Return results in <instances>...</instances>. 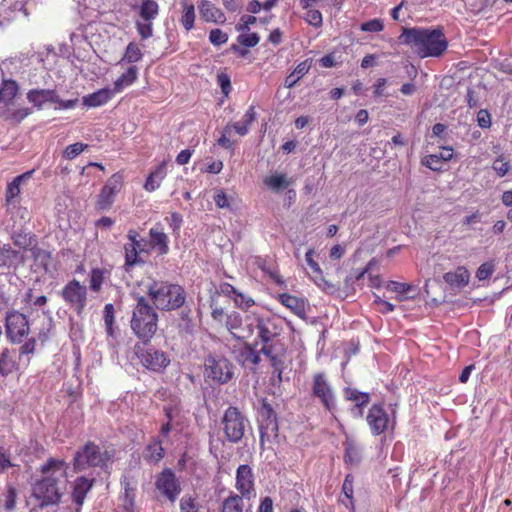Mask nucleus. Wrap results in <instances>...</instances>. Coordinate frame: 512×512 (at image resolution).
Segmentation results:
<instances>
[{"mask_svg": "<svg viewBox=\"0 0 512 512\" xmlns=\"http://www.w3.org/2000/svg\"><path fill=\"white\" fill-rule=\"evenodd\" d=\"M401 43L410 46L419 57H441L448 48L443 28H404L399 36Z\"/></svg>", "mask_w": 512, "mask_h": 512, "instance_id": "f257e3e1", "label": "nucleus"}, {"mask_svg": "<svg viewBox=\"0 0 512 512\" xmlns=\"http://www.w3.org/2000/svg\"><path fill=\"white\" fill-rule=\"evenodd\" d=\"M42 478L32 485V496L40 502V506L54 505L60 502L62 492L60 482L66 477L64 460L49 458L41 466Z\"/></svg>", "mask_w": 512, "mask_h": 512, "instance_id": "f03ea898", "label": "nucleus"}, {"mask_svg": "<svg viewBox=\"0 0 512 512\" xmlns=\"http://www.w3.org/2000/svg\"><path fill=\"white\" fill-rule=\"evenodd\" d=\"M158 315L145 297L137 298L131 328L144 345H148L157 330Z\"/></svg>", "mask_w": 512, "mask_h": 512, "instance_id": "7ed1b4c3", "label": "nucleus"}, {"mask_svg": "<svg viewBox=\"0 0 512 512\" xmlns=\"http://www.w3.org/2000/svg\"><path fill=\"white\" fill-rule=\"evenodd\" d=\"M148 295L161 310H175L185 302V291L177 284L154 281L148 288Z\"/></svg>", "mask_w": 512, "mask_h": 512, "instance_id": "20e7f679", "label": "nucleus"}, {"mask_svg": "<svg viewBox=\"0 0 512 512\" xmlns=\"http://www.w3.org/2000/svg\"><path fill=\"white\" fill-rule=\"evenodd\" d=\"M247 423V418L237 407H228L222 417L223 431L227 440L238 443L244 436Z\"/></svg>", "mask_w": 512, "mask_h": 512, "instance_id": "39448f33", "label": "nucleus"}, {"mask_svg": "<svg viewBox=\"0 0 512 512\" xmlns=\"http://www.w3.org/2000/svg\"><path fill=\"white\" fill-rule=\"evenodd\" d=\"M233 375L234 366L223 354H211L205 361V376L213 382L225 384Z\"/></svg>", "mask_w": 512, "mask_h": 512, "instance_id": "423d86ee", "label": "nucleus"}, {"mask_svg": "<svg viewBox=\"0 0 512 512\" xmlns=\"http://www.w3.org/2000/svg\"><path fill=\"white\" fill-rule=\"evenodd\" d=\"M60 295L64 302L72 309L78 316H81L87 305V287L81 284L78 280L72 279L68 281L62 288Z\"/></svg>", "mask_w": 512, "mask_h": 512, "instance_id": "0eeeda50", "label": "nucleus"}, {"mask_svg": "<svg viewBox=\"0 0 512 512\" xmlns=\"http://www.w3.org/2000/svg\"><path fill=\"white\" fill-rule=\"evenodd\" d=\"M5 329L6 336L12 343H22L30 331L29 321L24 314L11 311L6 314Z\"/></svg>", "mask_w": 512, "mask_h": 512, "instance_id": "6e6552de", "label": "nucleus"}, {"mask_svg": "<svg viewBox=\"0 0 512 512\" xmlns=\"http://www.w3.org/2000/svg\"><path fill=\"white\" fill-rule=\"evenodd\" d=\"M155 488L171 503H174L181 493V485L174 471L163 469L156 477Z\"/></svg>", "mask_w": 512, "mask_h": 512, "instance_id": "1a4fd4ad", "label": "nucleus"}, {"mask_svg": "<svg viewBox=\"0 0 512 512\" xmlns=\"http://www.w3.org/2000/svg\"><path fill=\"white\" fill-rule=\"evenodd\" d=\"M106 458L100 447L89 441L78 450L74 456V467L76 470H83L86 467H97L105 462Z\"/></svg>", "mask_w": 512, "mask_h": 512, "instance_id": "9d476101", "label": "nucleus"}, {"mask_svg": "<svg viewBox=\"0 0 512 512\" xmlns=\"http://www.w3.org/2000/svg\"><path fill=\"white\" fill-rule=\"evenodd\" d=\"M312 395L320 400L326 410L332 411L335 408V394L324 373H317L313 376Z\"/></svg>", "mask_w": 512, "mask_h": 512, "instance_id": "9b49d317", "label": "nucleus"}, {"mask_svg": "<svg viewBox=\"0 0 512 512\" xmlns=\"http://www.w3.org/2000/svg\"><path fill=\"white\" fill-rule=\"evenodd\" d=\"M123 185V175L120 172L113 174L102 187L96 202L99 210H108L113 202L115 195L121 190Z\"/></svg>", "mask_w": 512, "mask_h": 512, "instance_id": "f8f14e48", "label": "nucleus"}, {"mask_svg": "<svg viewBox=\"0 0 512 512\" xmlns=\"http://www.w3.org/2000/svg\"><path fill=\"white\" fill-rule=\"evenodd\" d=\"M235 488L239 496L250 500L255 497V476L248 464L240 465L236 470Z\"/></svg>", "mask_w": 512, "mask_h": 512, "instance_id": "ddd939ff", "label": "nucleus"}, {"mask_svg": "<svg viewBox=\"0 0 512 512\" xmlns=\"http://www.w3.org/2000/svg\"><path fill=\"white\" fill-rule=\"evenodd\" d=\"M366 421L374 436L385 433L390 425L389 415L382 403H375L371 406L366 416Z\"/></svg>", "mask_w": 512, "mask_h": 512, "instance_id": "4468645a", "label": "nucleus"}, {"mask_svg": "<svg viewBox=\"0 0 512 512\" xmlns=\"http://www.w3.org/2000/svg\"><path fill=\"white\" fill-rule=\"evenodd\" d=\"M245 321H246V325L249 329L246 330L245 333H235V337H237L239 339L249 338L253 334L254 330L256 329L257 333H258V337L261 339L262 342L268 343L269 341H271L274 338L275 333L269 329V327L267 326L264 319H262L258 315H256V314L246 315Z\"/></svg>", "mask_w": 512, "mask_h": 512, "instance_id": "2eb2a0df", "label": "nucleus"}, {"mask_svg": "<svg viewBox=\"0 0 512 512\" xmlns=\"http://www.w3.org/2000/svg\"><path fill=\"white\" fill-rule=\"evenodd\" d=\"M120 485L123 490L120 496L123 510L125 512H135L137 493L136 480L129 476H123L120 480Z\"/></svg>", "mask_w": 512, "mask_h": 512, "instance_id": "dca6fc26", "label": "nucleus"}, {"mask_svg": "<svg viewBox=\"0 0 512 512\" xmlns=\"http://www.w3.org/2000/svg\"><path fill=\"white\" fill-rule=\"evenodd\" d=\"M140 362L146 369L159 372L164 369L170 359L165 354H133L131 362Z\"/></svg>", "mask_w": 512, "mask_h": 512, "instance_id": "f3484780", "label": "nucleus"}, {"mask_svg": "<svg viewBox=\"0 0 512 512\" xmlns=\"http://www.w3.org/2000/svg\"><path fill=\"white\" fill-rule=\"evenodd\" d=\"M25 256L19 250H14L10 245L0 247V268L17 269L24 265Z\"/></svg>", "mask_w": 512, "mask_h": 512, "instance_id": "a211bd4d", "label": "nucleus"}, {"mask_svg": "<svg viewBox=\"0 0 512 512\" xmlns=\"http://www.w3.org/2000/svg\"><path fill=\"white\" fill-rule=\"evenodd\" d=\"M165 456V449L158 437H152L145 446L142 457L150 465H157Z\"/></svg>", "mask_w": 512, "mask_h": 512, "instance_id": "6ab92c4d", "label": "nucleus"}, {"mask_svg": "<svg viewBox=\"0 0 512 512\" xmlns=\"http://www.w3.org/2000/svg\"><path fill=\"white\" fill-rule=\"evenodd\" d=\"M27 100L35 107L41 108L46 102L60 101V97L54 89H32L27 93Z\"/></svg>", "mask_w": 512, "mask_h": 512, "instance_id": "aec40b11", "label": "nucleus"}, {"mask_svg": "<svg viewBox=\"0 0 512 512\" xmlns=\"http://www.w3.org/2000/svg\"><path fill=\"white\" fill-rule=\"evenodd\" d=\"M278 300L282 305L290 309L295 315L304 318L306 315V302L302 298L282 293L278 295Z\"/></svg>", "mask_w": 512, "mask_h": 512, "instance_id": "412c9836", "label": "nucleus"}, {"mask_svg": "<svg viewBox=\"0 0 512 512\" xmlns=\"http://www.w3.org/2000/svg\"><path fill=\"white\" fill-rule=\"evenodd\" d=\"M114 95L113 89L103 88L84 96L82 102L87 107H99L106 104Z\"/></svg>", "mask_w": 512, "mask_h": 512, "instance_id": "4be33fe9", "label": "nucleus"}, {"mask_svg": "<svg viewBox=\"0 0 512 512\" xmlns=\"http://www.w3.org/2000/svg\"><path fill=\"white\" fill-rule=\"evenodd\" d=\"M278 422L277 417L270 419H261L259 431H260V446L263 448L266 442H270L271 439H275L278 436Z\"/></svg>", "mask_w": 512, "mask_h": 512, "instance_id": "5701e85b", "label": "nucleus"}, {"mask_svg": "<svg viewBox=\"0 0 512 512\" xmlns=\"http://www.w3.org/2000/svg\"><path fill=\"white\" fill-rule=\"evenodd\" d=\"M198 8L202 19L206 22L222 23L225 20V16L222 11L208 0H202L199 3Z\"/></svg>", "mask_w": 512, "mask_h": 512, "instance_id": "b1692460", "label": "nucleus"}, {"mask_svg": "<svg viewBox=\"0 0 512 512\" xmlns=\"http://www.w3.org/2000/svg\"><path fill=\"white\" fill-rule=\"evenodd\" d=\"M453 156V150L449 147H444L443 151L439 154L427 155L422 159V165L433 171H440L442 168V161H449Z\"/></svg>", "mask_w": 512, "mask_h": 512, "instance_id": "393cba45", "label": "nucleus"}, {"mask_svg": "<svg viewBox=\"0 0 512 512\" xmlns=\"http://www.w3.org/2000/svg\"><path fill=\"white\" fill-rule=\"evenodd\" d=\"M470 274L468 270L459 266L453 272H447L443 275L444 281L452 287L461 288L469 283Z\"/></svg>", "mask_w": 512, "mask_h": 512, "instance_id": "a878e982", "label": "nucleus"}, {"mask_svg": "<svg viewBox=\"0 0 512 512\" xmlns=\"http://www.w3.org/2000/svg\"><path fill=\"white\" fill-rule=\"evenodd\" d=\"M166 161H162L147 177L144 189L148 192L156 190L166 176Z\"/></svg>", "mask_w": 512, "mask_h": 512, "instance_id": "bb28decb", "label": "nucleus"}, {"mask_svg": "<svg viewBox=\"0 0 512 512\" xmlns=\"http://www.w3.org/2000/svg\"><path fill=\"white\" fill-rule=\"evenodd\" d=\"M92 485L93 480H90L84 476L78 477L75 480V485L72 492L73 501L78 505H82Z\"/></svg>", "mask_w": 512, "mask_h": 512, "instance_id": "cd10ccee", "label": "nucleus"}, {"mask_svg": "<svg viewBox=\"0 0 512 512\" xmlns=\"http://www.w3.org/2000/svg\"><path fill=\"white\" fill-rule=\"evenodd\" d=\"M344 397L347 401H351L355 404V408L359 409L360 415H362V408L367 406L370 402L369 393L361 392L351 387L344 389Z\"/></svg>", "mask_w": 512, "mask_h": 512, "instance_id": "c85d7f7f", "label": "nucleus"}, {"mask_svg": "<svg viewBox=\"0 0 512 512\" xmlns=\"http://www.w3.org/2000/svg\"><path fill=\"white\" fill-rule=\"evenodd\" d=\"M354 477L351 474H347L344 482L342 484V495L344 497H340L339 501L346 506V508L350 509L352 512L355 510L354 506V489H353Z\"/></svg>", "mask_w": 512, "mask_h": 512, "instance_id": "c756f323", "label": "nucleus"}, {"mask_svg": "<svg viewBox=\"0 0 512 512\" xmlns=\"http://www.w3.org/2000/svg\"><path fill=\"white\" fill-rule=\"evenodd\" d=\"M159 13V5L154 0H142L138 7V14L145 22L153 21Z\"/></svg>", "mask_w": 512, "mask_h": 512, "instance_id": "7c9ffc66", "label": "nucleus"}, {"mask_svg": "<svg viewBox=\"0 0 512 512\" xmlns=\"http://www.w3.org/2000/svg\"><path fill=\"white\" fill-rule=\"evenodd\" d=\"M310 64L308 60L300 62L295 69L285 78L284 86L286 88L294 87L297 82L306 75L310 70Z\"/></svg>", "mask_w": 512, "mask_h": 512, "instance_id": "2f4dec72", "label": "nucleus"}, {"mask_svg": "<svg viewBox=\"0 0 512 512\" xmlns=\"http://www.w3.org/2000/svg\"><path fill=\"white\" fill-rule=\"evenodd\" d=\"M243 499L245 498L231 492L230 495L223 500L220 512H244Z\"/></svg>", "mask_w": 512, "mask_h": 512, "instance_id": "473e14b6", "label": "nucleus"}, {"mask_svg": "<svg viewBox=\"0 0 512 512\" xmlns=\"http://www.w3.org/2000/svg\"><path fill=\"white\" fill-rule=\"evenodd\" d=\"M149 234L151 237L152 248L156 249L160 255L167 254L169 251L167 235L156 229H150Z\"/></svg>", "mask_w": 512, "mask_h": 512, "instance_id": "72a5a7b5", "label": "nucleus"}, {"mask_svg": "<svg viewBox=\"0 0 512 512\" xmlns=\"http://www.w3.org/2000/svg\"><path fill=\"white\" fill-rule=\"evenodd\" d=\"M138 68L131 66L128 70L123 73L115 82L113 91L115 93L120 92L124 87L133 84L137 79Z\"/></svg>", "mask_w": 512, "mask_h": 512, "instance_id": "f704fd0d", "label": "nucleus"}, {"mask_svg": "<svg viewBox=\"0 0 512 512\" xmlns=\"http://www.w3.org/2000/svg\"><path fill=\"white\" fill-rule=\"evenodd\" d=\"M124 251H125L124 268H125L126 272L131 271V269L135 265L144 263V261L139 256L140 252L137 250V247L133 246L132 244H125Z\"/></svg>", "mask_w": 512, "mask_h": 512, "instance_id": "c9c22d12", "label": "nucleus"}, {"mask_svg": "<svg viewBox=\"0 0 512 512\" xmlns=\"http://www.w3.org/2000/svg\"><path fill=\"white\" fill-rule=\"evenodd\" d=\"M22 302L29 309L44 307L48 299L45 295H36L33 288H29L23 295Z\"/></svg>", "mask_w": 512, "mask_h": 512, "instance_id": "e433bc0d", "label": "nucleus"}, {"mask_svg": "<svg viewBox=\"0 0 512 512\" xmlns=\"http://www.w3.org/2000/svg\"><path fill=\"white\" fill-rule=\"evenodd\" d=\"M20 354H0V374L6 376L18 369L16 358Z\"/></svg>", "mask_w": 512, "mask_h": 512, "instance_id": "4c0bfd02", "label": "nucleus"}, {"mask_svg": "<svg viewBox=\"0 0 512 512\" xmlns=\"http://www.w3.org/2000/svg\"><path fill=\"white\" fill-rule=\"evenodd\" d=\"M293 183L285 174H274L264 179V184L274 191L287 188Z\"/></svg>", "mask_w": 512, "mask_h": 512, "instance_id": "58836bf2", "label": "nucleus"}, {"mask_svg": "<svg viewBox=\"0 0 512 512\" xmlns=\"http://www.w3.org/2000/svg\"><path fill=\"white\" fill-rule=\"evenodd\" d=\"M30 251L34 262L47 272L51 261V253L36 246L31 248Z\"/></svg>", "mask_w": 512, "mask_h": 512, "instance_id": "ea45409f", "label": "nucleus"}, {"mask_svg": "<svg viewBox=\"0 0 512 512\" xmlns=\"http://www.w3.org/2000/svg\"><path fill=\"white\" fill-rule=\"evenodd\" d=\"M243 322V317L239 313L233 312L227 316L226 326L235 336V333H245L249 329L247 326L246 328L242 327Z\"/></svg>", "mask_w": 512, "mask_h": 512, "instance_id": "a19ab883", "label": "nucleus"}, {"mask_svg": "<svg viewBox=\"0 0 512 512\" xmlns=\"http://www.w3.org/2000/svg\"><path fill=\"white\" fill-rule=\"evenodd\" d=\"M195 21V8L193 4H187L185 0H183V14L181 16L180 22L183 27L189 31L194 27Z\"/></svg>", "mask_w": 512, "mask_h": 512, "instance_id": "79ce46f5", "label": "nucleus"}, {"mask_svg": "<svg viewBox=\"0 0 512 512\" xmlns=\"http://www.w3.org/2000/svg\"><path fill=\"white\" fill-rule=\"evenodd\" d=\"M48 340V335L46 333H39L37 338L32 337L28 341H26L21 347L20 352H34L35 349H43L44 343Z\"/></svg>", "mask_w": 512, "mask_h": 512, "instance_id": "37998d69", "label": "nucleus"}, {"mask_svg": "<svg viewBox=\"0 0 512 512\" xmlns=\"http://www.w3.org/2000/svg\"><path fill=\"white\" fill-rule=\"evenodd\" d=\"M32 110L30 108H21L14 111L7 110L3 117L6 121L10 122L13 125L19 124L22 120H24L28 115H30Z\"/></svg>", "mask_w": 512, "mask_h": 512, "instance_id": "c03bdc74", "label": "nucleus"}, {"mask_svg": "<svg viewBox=\"0 0 512 512\" xmlns=\"http://www.w3.org/2000/svg\"><path fill=\"white\" fill-rule=\"evenodd\" d=\"M105 270L100 268H93L90 272L89 288L93 292H99L104 282Z\"/></svg>", "mask_w": 512, "mask_h": 512, "instance_id": "a18cd8bd", "label": "nucleus"}, {"mask_svg": "<svg viewBox=\"0 0 512 512\" xmlns=\"http://www.w3.org/2000/svg\"><path fill=\"white\" fill-rule=\"evenodd\" d=\"M143 54L135 42H130L125 50V54L122 58V61H126L128 63H135L142 59Z\"/></svg>", "mask_w": 512, "mask_h": 512, "instance_id": "49530a36", "label": "nucleus"}, {"mask_svg": "<svg viewBox=\"0 0 512 512\" xmlns=\"http://www.w3.org/2000/svg\"><path fill=\"white\" fill-rule=\"evenodd\" d=\"M180 512H200L197 498L192 495H184L180 500Z\"/></svg>", "mask_w": 512, "mask_h": 512, "instance_id": "de8ad7c7", "label": "nucleus"}, {"mask_svg": "<svg viewBox=\"0 0 512 512\" xmlns=\"http://www.w3.org/2000/svg\"><path fill=\"white\" fill-rule=\"evenodd\" d=\"M18 92V84L14 80L4 81L1 91L0 98L5 101H11Z\"/></svg>", "mask_w": 512, "mask_h": 512, "instance_id": "09e8293b", "label": "nucleus"}, {"mask_svg": "<svg viewBox=\"0 0 512 512\" xmlns=\"http://www.w3.org/2000/svg\"><path fill=\"white\" fill-rule=\"evenodd\" d=\"M345 454L344 460L349 464H358L361 460L360 452L357 446H355L352 442H345Z\"/></svg>", "mask_w": 512, "mask_h": 512, "instance_id": "8fccbe9b", "label": "nucleus"}, {"mask_svg": "<svg viewBox=\"0 0 512 512\" xmlns=\"http://www.w3.org/2000/svg\"><path fill=\"white\" fill-rule=\"evenodd\" d=\"M114 305L112 303H108L104 306L103 310V319L106 327V331L108 335L113 336V324H114Z\"/></svg>", "mask_w": 512, "mask_h": 512, "instance_id": "3c124183", "label": "nucleus"}, {"mask_svg": "<svg viewBox=\"0 0 512 512\" xmlns=\"http://www.w3.org/2000/svg\"><path fill=\"white\" fill-rule=\"evenodd\" d=\"M492 169L499 177H504L510 170V162L504 155H500L494 160Z\"/></svg>", "mask_w": 512, "mask_h": 512, "instance_id": "603ef678", "label": "nucleus"}, {"mask_svg": "<svg viewBox=\"0 0 512 512\" xmlns=\"http://www.w3.org/2000/svg\"><path fill=\"white\" fill-rule=\"evenodd\" d=\"M4 508L7 511H11L16 506L17 490L13 485H7L4 493Z\"/></svg>", "mask_w": 512, "mask_h": 512, "instance_id": "864d4df0", "label": "nucleus"}, {"mask_svg": "<svg viewBox=\"0 0 512 512\" xmlns=\"http://www.w3.org/2000/svg\"><path fill=\"white\" fill-rule=\"evenodd\" d=\"M384 29V23L381 19L375 18L364 22L360 25V30L363 32L378 33Z\"/></svg>", "mask_w": 512, "mask_h": 512, "instance_id": "5fc2aeb1", "label": "nucleus"}, {"mask_svg": "<svg viewBox=\"0 0 512 512\" xmlns=\"http://www.w3.org/2000/svg\"><path fill=\"white\" fill-rule=\"evenodd\" d=\"M87 147H88L87 144H83L80 142L71 144L66 147V149L63 152V156L66 159L72 160L75 157H77L80 153H82Z\"/></svg>", "mask_w": 512, "mask_h": 512, "instance_id": "6e6d98bb", "label": "nucleus"}, {"mask_svg": "<svg viewBox=\"0 0 512 512\" xmlns=\"http://www.w3.org/2000/svg\"><path fill=\"white\" fill-rule=\"evenodd\" d=\"M495 271V264L493 262H485L476 271V278L479 281L486 280L492 276Z\"/></svg>", "mask_w": 512, "mask_h": 512, "instance_id": "4d7b16f0", "label": "nucleus"}, {"mask_svg": "<svg viewBox=\"0 0 512 512\" xmlns=\"http://www.w3.org/2000/svg\"><path fill=\"white\" fill-rule=\"evenodd\" d=\"M304 19L308 24L316 28L321 27L323 24L322 14L319 10L316 9H309Z\"/></svg>", "mask_w": 512, "mask_h": 512, "instance_id": "13d9d810", "label": "nucleus"}, {"mask_svg": "<svg viewBox=\"0 0 512 512\" xmlns=\"http://www.w3.org/2000/svg\"><path fill=\"white\" fill-rule=\"evenodd\" d=\"M210 42L215 46H220L228 41V34L221 29H212L209 34Z\"/></svg>", "mask_w": 512, "mask_h": 512, "instance_id": "bf43d9fd", "label": "nucleus"}, {"mask_svg": "<svg viewBox=\"0 0 512 512\" xmlns=\"http://www.w3.org/2000/svg\"><path fill=\"white\" fill-rule=\"evenodd\" d=\"M386 288L387 290H390L398 294H407L413 289V286L407 283L389 281L386 285Z\"/></svg>", "mask_w": 512, "mask_h": 512, "instance_id": "052dcab7", "label": "nucleus"}, {"mask_svg": "<svg viewBox=\"0 0 512 512\" xmlns=\"http://www.w3.org/2000/svg\"><path fill=\"white\" fill-rule=\"evenodd\" d=\"M237 41L240 45L250 48L256 46L259 43L260 37L257 33H251L248 35L240 34L237 37Z\"/></svg>", "mask_w": 512, "mask_h": 512, "instance_id": "680f3d73", "label": "nucleus"}, {"mask_svg": "<svg viewBox=\"0 0 512 512\" xmlns=\"http://www.w3.org/2000/svg\"><path fill=\"white\" fill-rule=\"evenodd\" d=\"M136 28L142 39H148L153 35L152 21H144V23L136 21Z\"/></svg>", "mask_w": 512, "mask_h": 512, "instance_id": "e2e57ef3", "label": "nucleus"}, {"mask_svg": "<svg viewBox=\"0 0 512 512\" xmlns=\"http://www.w3.org/2000/svg\"><path fill=\"white\" fill-rule=\"evenodd\" d=\"M270 357L271 364L273 366V373H277V377L279 381L282 379V372H283V366H282V360L280 359V356L282 354H266Z\"/></svg>", "mask_w": 512, "mask_h": 512, "instance_id": "0e129e2a", "label": "nucleus"}, {"mask_svg": "<svg viewBox=\"0 0 512 512\" xmlns=\"http://www.w3.org/2000/svg\"><path fill=\"white\" fill-rule=\"evenodd\" d=\"M20 193V182H18L15 178L14 180L8 184L6 189V201L10 203L16 196Z\"/></svg>", "mask_w": 512, "mask_h": 512, "instance_id": "69168bd1", "label": "nucleus"}, {"mask_svg": "<svg viewBox=\"0 0 512 512\" xmlns=\"http://www.w3.org/2000/svg\"><path fill=\"white\" fill-rule=\"evenodd\" d=\"M217 81L223 94L227 96L231 91L230 77L225 73H221L217 76Z\"/></svg>", "mask_w": 512, "mask_h": 512, "instance_id": "338daca9", "label": "nucleus"}, {"mask_svg": "<svg viewBox=\"0 0 512 512\" xmlns=\"http://www.w3.org/2000/svg\"><path fill=\"white\" fill-rule=\"evenodd\" d=\"M477 123L481 128H489L491 126V116L487 110H480L477 114Z\"/></svg>", "mask_w": 512, "mask_h": 512, "instance_id": "774afa93", "label": "nucleus"}]
</instances>
